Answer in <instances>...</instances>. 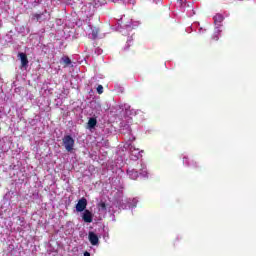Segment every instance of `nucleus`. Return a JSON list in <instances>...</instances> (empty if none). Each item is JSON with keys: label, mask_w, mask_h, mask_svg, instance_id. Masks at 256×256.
<instances>
[{"label": "nucleus", "mask_w": 256, "mask_h": 256, "mask_svg": "<svg viewBox=\"0 0 256 256\" xmlns=\"http://www.w3.org/2000/svg\"><path fill=\"white\" fill-rule=\"evenodd\" d=\"M18 57L20 58L21 61V67L26 69L29 65V59L27 58V54L20 52L18 53Z\"/></svg>", "instance_id": "nucleus-5"}, {"label": "nucleus", "mask_w": 256, "mask_h": 256, "mask_svg": "<svg viewBox=\"0 0 256 256\" xmlns=\"http://www.w3.org/2000/svg\"><path fill=\"white\" fill-rule=\"evenodd\" d=\"M98 207L100 211H107V204H105V202H100Z\"/></svg>", "instance_id": "nucleus-11"}, {"label": "nucleus", "mask_w": 256, "mask_h": 256, "mask_svg": "<svg viewBox=\"0 0 256 256\" xmlns=\"http://www.w3.org/2000/svg\"><path fill=\"white\" fill-rule=\"evenodd\" d=\"M96 126H97V118H90L88 120V128L95 129Z\"/></svg>", "instance_id": "nucleus-7"}, {"label": "nucleus", "mask_w": 256, "mask_h": 256, "mask_svg": "<svg viewBox=\"0 0 256 256\" xmlns=\"http://www.w3.org/2000/svg\"><path fill=\"white\" fill-rule=\"evenodd\" d=\"M62 142L66 151H68V153H71V151H73V147H75V139H73L71 135H66L62 139Z\"/></svg>", "instance_id": "nucleus-2"}, {"label": "nucleus", "mask_w": 256, "mask_h": 256, "mask_svg": "<svg viewBox=\"0 0 256 256\" xmlns=\"http://www.w3.org/2000/svg\"><path fill=\"white\" fill-rule=\"evenodd\" d=\"M88 239L89 242L91 243V245H99V236H97V234H95V232L90 231L88 233Z\"/></svg>", "instance_id": "nucleus-6"}, {"label": "nucleus", "mask_w": 256, "mask_h": 256, "mask_svg": "<svg viewBox=\"0 0 256 256\" xmlns=\"http://www.w3.org/2000/svg\"><path fill=\"white\" fill-rule=\"evenodd\" d=\"M61 61L64 63L65 67H69V65H71V58H69V56H63L61 58Z\"/></svg>", "instance_id": "nucleus-9"}, {"label": "nucleus", "mask_w": 256, "mask_h": 256, "mask_svg": "<svg viewBox=\"0 0 256 256\" xmlns=\"http://www.w3.org/2000/svg\"><path fill=\"white\" fill-rule=\"evenodd\" d=\"M161 0H152L153 3H159Z\"/></svg>", "instance_id": "nucleus-16"}, {"label": "nucleus", "mask_w": 256, "mask_h": 256, "mask_svg": "<svg viewBox=\"0 0 256 256\" xmlns=\"http://www.w3.org/2000/svg\"><path fill=\"white\" fill-rule=\"evenodd\" d=\"M224 20H225V17L222 16V14H216L214 16V22L215 23H223Z\"/></svg>", "instance_id": "nucleus-8"}, {"label": "nucleus", "mask_w": 256, "mask_h": 256, "mask_svg": "<svg viewBox=\"0 0 256 256\" xmlns=\"http://www.w3.org/2000/svg\"><path fill=\"white\" fill-rule=\"evenodd\" d=\"M92 36H93L94 39H97V32H95V30H93Z\"/></svg>", "instance_id": "nucleus-14"}, {"label": "nucleus", "mask_w": 256, "mask_h": 256, "mask_svg": "<svg viewBox=\"0 0 256 256\" xmlns=\"http://www.w3.org/2000/svg\"><path fill=\"white\" fill-rule=\"evenodd\" d=\"M44 13H34L32 14V21H41V17H43Z\"/></svg>", "instance_id": "nucleus-10"}, {"label": "nucleus", "mask_w": 256, "mask_h": 256, "mask_svg": "<svg viewBox=\"0 0 256 256\" xmlns=\"http://www.w3.org/2000/svg\"><path fill=\"white\" fill-rule=\"evenodd\" d=\"M139 171L135 169L127 170V175H129V177L133 181H137V179L139 178V175H142V177H147V166H145V164H141Z\"/></svg>", "instance_id": "nucleus-1"}, {"label": "nucleus", "mask_w": 256, "mask_h": 256, "mask_svg": "<svg viewBox=\"0 0 256 256\" xmlns=\"http://www.w3.org/2000/svg\"><path fill=\"white\" fill-rule=\"evenodd\" d=\"M76 211L78 213H83V211H87V198L83 197L78 200V203L76 204Z\"/></svg>", "instance_id": "nucleus-3"}, {"label": "nucleus", "mask_w": 256, "mask_h": 256, "mask_svg": "<svg viewBox=\"0 0 256 256\" xmlns=\"http://www.w3.org/2000/svg\"><path fill=\"white\" fill-rule=\"evenodd\" d=\"M82 219L84 223H93V213L89 210H84L82 214Z\"/></svg>", "instance_id": "nucleus-4"}, {"label": "nucleus", "mask_w": 256, "mask_h": 256, "mask_svg": "<svg viewBox=\"0 0 256 256\" xmlns=\"http://www.w3.org/2000/svg\"><path fill=\"white\" fill-rule=\"evenodd\" d=\"M212 39H213V41H218L219 40V35H214V36H212Z\"/></svg>", "instance_id": "nucleus-13"}, {"label": "nucleus", "mask_w": 256, "mask_h": 256, "mask_svg": "<svg viewBox=\"0 0 256 256\" xmlns=\"http://www.w3.org/2000/svg\"><path fill=\"white\" fill-rule=\"evenodd\" d=\"M84 256H91V253L85 251V252H84Z\"/></svg>", "instance_id": "nucleus-15"}, {"label": "nucleus", "mask_w": 256, "mask_h": 256, "mask_svg": "<svg viewBox=\"0 0 256 256\" xmlns=\"http://www.w3.org/2000/svg\"><path fill=\"white\" fill-rule=\"evenodd\" d=\"M98 95H103V85H98L96 88Z\"/></svg>", "instance_id": "nucleus-12"}]
</instances>
